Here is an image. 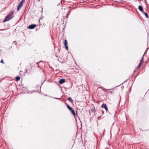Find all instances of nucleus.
<instances>
[{
	"mask_svg": "<svg viewBox=\"0 0 149 149\" xmlns=\"http://www.w3.org/2000/svg\"><path fill=\"white\" fill-rule=\"evenodd\" d=\"M14 12L11 11L10 13L7 15L3 21V22L8 21L14 17Z\"/></svg>",
	"mask_w": 149,
	"mask_h": 149,
	"instance_id": "f257e3e1",
	"label": "nucleus"
},
{
	"mask_svg": "<svg viewBox=\"0 0 149 149\" xmlns=\"http://www.w3.org/2000/svg\"><path fill=\"white\" fill-rule=\"evenodd\" d=\"M66 106L69 110L72 113L74 116H75V112L74 111L73 109L71 107H70L69 105L67 103H66Z\"/></svg>",
	"mask_w": 149,
	"mask_h": 149,
	"instance_id": "f03ea898",
	"label": "nucleus"
},
{
	"mask_svg": "<svg viewBox=\"0 0 149 149\" xmlns=\"http://www.w3.org/2000/svg\"><path fill=\"white\" fill-rule=\"evenodd\" d=\"M24 0H22V1H21L20 3H19V4L18 5L17 8V10H19L20 8L23 6V3H24Z\"/></svg>",
	"mask_w": 149,
	"mask_h": 149,
	"instance_id": "7ed1b4c3",
	"label": "nucleus"
},
{
	"mask_svg": "<svg viewBox=\"0 0 149 149\" xmlns=\"http://www.w3.org/2000/svg\"><path fill=\"white\" fill-rule=\"evenodd\" d=\"M64 46L65 47V48L67 50H68V43L67 42V40H64Z\"/></svg>",
	"mask_w": 149,
	"mask_h": 149,
	"instance_id": "20e7f679",
	"label": "nucleus"
},
{
	"mask_svg": "<svg viewBox=\"0 0 149 149\" xmlns=\"http://www.w3.org/2000/svg\"><path fill=\"white\" fill-rule=\"evenodd\" d=\"M36 26V24H31L29 26L28 28L30 29H34Z\"/></svg>",
	"mask_w": 149,
	"mask_h": 149,
	"instance_id": "39448f33",
	"label": "nucleus"
},
{
	"mask_svg": "<svg viewBox=\"0 0 149 149\" xmlns=\"http://www.w3.org/2000/svg\"><path fill=\"white\" fill-rule=\"evenodd\" d=\"M101 107L102 108H104L106 111L107 112L108 111V109L107 105L106 104H103L102 105Z\"/></svg>",
	"mask_w": 149,
	"mask_h": 149,
	"instance_id": "423d86ee",
	"label": "nucleus"
},
{
	"mask_svg": "<svg viewBox=\"0 0 149 149\" xmlns=\"http://www.w3.org/2000/svg\"><path fill=\"white\" fill-rule=\"evenodd\" d=\"M143 57H142V58L141 59L140 63L138 65L137 67V69L139 68L143 64Z\"/></svg>",
	"mask_w": 149,
	"mask_h": 149,
	"instance_id": "0eeeda50",
	"label": "nucleus"
},
{
	"mask_svg": "<svg viewBox=\"0 0 149 149\" xmlns=\"http://www.w3.org/2000/svg\"><path fill=\"white\" fill-rule=\"evenodd\" d=\"M139 10L141 11L142 13L144 11L143 7L141 6H139Z\"/></svg>",
	"mask_w": 149,
	"mask_h": 149,
	"instance_id": "6e6552de",
	"label": "nucleus"
},
{
	"mask_svg": "<svg viewBox=\"0 0 149 149\" xmlns=\"http://www.w3.org/2000/svg\"><path fill=\"white\" fill-rule=\"evenodd\" d=\"M65 82V80L64 79H61L58 82L60 84H63Z\"/></svg>",
	"mask_w": 149,
	"mask_h": 149,
	"instance_id": "1a4fd4ad",
	"label": "nucleus"
},
{
	"mask_svg": "<svg viewBox=\"0 0 149 149\" xmlns=\"http://www.w3.org/2000/svg\"><path fill=\"white\" fill-rule=\"evenodd\" d=\"M91 110L92 112H94V113L96 112V110L94 107H93L92 108H91Z\"/></svg>",
	"mask_w": 149,
	"mask_h": 149,
	"instance_id": "9d476101",
	"label": "nucleus"
},
{
	"mask_svg": "<svg viewBox=\"0 0 149 149\" xmlns=\"http://www.w3.org/2000/svg\"><path fill=\"white\" fill-rule=\"evenodd\" d=\"M144 14L146 17L147 18H149V16H148V14H147V13H146L144 12V11H143V12H142Z\"/></svg>",
	"mask_w": 149,
	"mask_h": 149,
	"instance_id": "9b49d317",
	"label": "nucleus"
},
{
	"mask_svg": "<svg viewBox=\"0 0 149 149\" xmlns=\"http://www.w3.org/2000/svg\"><path fill=\"white\" fill-rule=\"evenodd\" d=\"M20 77L19 76H17L15 78V80L17 81H18L20 80Z\"/></svg>",
	"mask_w": 149,
	"mask_h": 149,
	"instance_id": "f8f14e48",
	"label": "nucleus"
},
{
	"mask_svg": "<svg viewBox=\"0 0 149 149\" xmlns=\"http://www.w3.org/2000/svg\"><path fill=\"white\" fill-rule=\"evenodd\" d=\"M68 100L70 101L71 103H73V100L71 97H69Z\"/></svg>",
	"mask_w": 149,
	"mask_h": 149,
	"instance_id": "ddd939ff",
	"label": "nucleus"
},
{
	"mask_svg": "<svg viewBox=\"0 0 149 149\" xmlns=\"http://www.w3.org/2000/svg\"><path fill=\"white\" fill-rule=\"evenodd\" d=\"M0 62L1 63H4L3 62V60H1V61H0Z\"/></svg>",
	"mask_w": 149,
	"mask_h": 149,
	"instance_id": "4468645a",
	"label": "nucleus"
},
{
	"mask_svg": "<svg viewBox=\"0 0 149 149\" xmlns=\"http://www.w3.org/2000/svg\"><path fill=\"white\" fill-rule=\"evenodd\" d=\"M110 92L111 93H113V92H112L111 91H110Z\"/></svg>",
	"mask_w": 149,
	"mask_h": 149,
	"instance_id": "2eb2a0df",
	"label": "nucleus"
}]
</instances>
